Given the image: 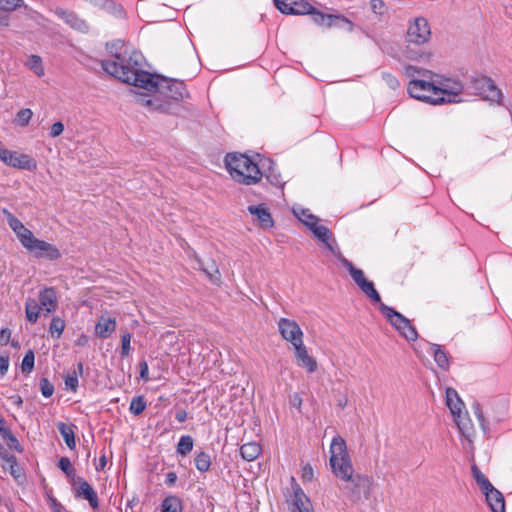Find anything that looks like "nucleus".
<instances>
[{
  "label": "nucleus",
  "instance_id": "1",
  "mask_svg": "<svg viewBox=\"0 0 512 512\" xmlns=\"http://www.w3.org/2000/svg\"><path fill=\"white\" fill-rule=\"evenodd\" d=\"M108 52L114 61L102 60L101 66L109 75L120 81L145 90L157 89L159 83L153 74L141 68V54L133 52L128 55L127 47L122 40L106 44Z\"/></svg>",
  "mask_w": 512,
  "mask_h": 512
},
{
  "label": "nucleus",
  "instance_id": "2",
  "mask_svg": "<svg viewBox=\"0 0 512 512\" xmlns=\"http://www.w3.org/2000/svg\"><path fill=\"white\" fill-rule=\"evenodd\" d=\"M339 258L343 266L349 271L350 276L360 290L371 301L379 303V310L386 317L387 321L408 341H416L418 338L417 330L411 325L410 321L401 313L381 302V297L374 287V283L369 281L361 269L356 268L352 262L341 256Z\"/></svg>",
  "mask_w": 512,
  "mask_h": 512
},
{
  "label": "nucleus",
  "instance_id": "3",
  "mask_svg": "<svg viewBox=\"0 0 512 512\" xmlns=\"http://www.w3.org/2000/svg\"><path fill=\"white\" fill-rule=\"evenodd\" d=\"M431 39V29L428 21L424 17H417L409 21L407 31L405 34V49L404 55L407 59L419 61L421 59H429L431 54L428 52H418L411 48L414 46H422L428 43Z\"/></svg>",
  "mask_w": 512,
  "mask_h": 512
},
{
  "label": "nucleus",
  "instance_id": "4",
  "mask_svg": "<svg viewBox=\"0 0 512 512\" xmlns=\"http://www.w3.org/2000/svg\"><path fill=\"white\" fill-rule=\"evenodd\" d=\"M225 164L231 177L241 184L253 185L258 183L262 178V173L258 165L244 154H227Z\"/></svg>",
  "mask_w": 512,
  "mask_h": 512
},
{
  "label": "nucleus",
  "instance_id": "5",
  "mask_svg": "<svg viewBox=\"0 0 512 512\" xmlns=\"http://www.w3.org/2000/svg\"><path fill=\"white\" fill-rule=\"evenodd\" d=\"M329 462L332 472L337 478L346 482L354 476V468L347 451L346 441L340 435H336L332 439Z\"/></svg>",
  "mask_w": 512,
  "mask_h": 512
},
{
  "label": "nucleus",
  "instance_id": "6",
  "mask_svg": "<svg viewBox=\"0 0 512 512\" xmlns=\"http://www.w3.org/2000/svg\"><path fill=\"white\" fill-rule=\"evenodd\" d=\"M344 487L347 497L354 503L369 499L373 489V479L367 475L356 474L346 481Z\"/></svg>",
  "mask_w": 512,
  "mask_h": 512
},
{
  "label": "nucleus",
  "instance_id": "7",
  "mask_svg": "<svg viewBox=\"0 0 512 512\" xmlns=\"http://www.w3.org/2000/svg\"><path fill=\"white\" fill-rule=\"evenodd\" d=\"M407 90L411 97L433 105H438L439 101L443 100L436 97L435 81L413 79L409 82Z\"/></svg>",
  "mask_w": 512,
  "mask_h": 512
},
{
  "label": "nucleus",
  "instance_id": "8",
  "mask_svg": "<svg viewBox=\"0 0 512 512\" xmlns=\"http://www.w3.org/2000/svg\"><path fill=\"white\" fill-rule=\"evenodd\" d=\"M436 97L443 98L439 104L458 102L457 97L463 92V85L460 81L435 75Z\"/></svg>",
  "mask_w": 512,
  "mask_h": 512
},
{
  "label": "nucleus",
  "instance_id": "9",
  "mask_svg": "<svg viewBox=\"0 0 512 512\" xmlns=\"http://www.w3.org/2000/svg\"><path fill=\"white\" fill-rule=\"evenodd\" d=\"M472 90L474 94L481 96L485 100L500 103L502 98V92L489 77L475 78L472 81Z\"/></svg>",
  "mask_w": 512,
  "mask_h": 512
},
{
  "label": "nucleus",
  "instance_id": "10",
  "mask_svg": "<svg viewBox=\"0 0 512 512\" xmlns=\"http://www.w3.org/2000/svg\"><path fill=\"white\" fill-rule=\"evenodd\" d=\"M291 489L293 493L286 499L290 511L313 512L309 498L306 496L294 477H291Z\"/></svg>",
  "mask_w": 512,
  "mask_h": 512
},
{
  "label": "nucleus",
  "instance_id": "11",
  "mask_svg": "<svg viewBox=\"0 0 512 512\" xmlns=\"http://www.w3.org/2000/svg\"><path fill=\"white\" fill-rule=\"evenodd\" d=\"M311 15L313 21L320 26H325L328 28L333 26L344 27L349 32L353 31L354 29V24L352 23V21H350L343 15L325 14L323 12L317 11L315 8Z\"/></svg>",
  "mask_w": 512,
  "mask_h": 512
},
{
  "label": "nucleus",
  "instance_id": "12",
  "mask_svg": "<svg viewBox=\"0 0 512 512\" xmlns=\"http://www.w3.org/2000/svg\"><path fill=\"white\" fill-rule=\"evenodd\" d=\"M154 79L159 83L157 89L148 90L149 92L159 91L161 88L166 87L167 95L174 100H182L188 96V91L182 81L175 79H167L158 75H153Z\"/></svg>",
  "mask_w": 512,
  "mask_h": 512
},
{
  "label": "nucleus",
  "instance_id": "13",
  "mask_svg": "<svg viewBox=\"0 0 512 512\" xmlns=\"http://www.w3.org/2000/svg\"><path fill=\"white\" fill-rule=\"evenodd\" d=\"M278 329L282 338L292 344L293 347L303 342V331L298 323L288 318H280Z\"/></svg>",
  "mask_w": 512,
  "mask_h": 512
},
{
  "label": "nucleus",
  "instance_id": "14",
  "mask_svg": "<svg viewBox=\"0 0 512 512\" xmlns=\"http://www.w3.org/2000/svg\"><path fill=\"white\" fill-rule=\"evenodd\" d=\"M283 14L304 15L313 13L314 7L306 0H273Z\"/></svg>",
  "mask_w": 512,
  "mask_h": 512
},
{
  "label": "nucleus",
  "instance_id": "15",
  "mask_svg": "<svg viewBox=\"0 0 512 512\" xmlns=\"http://www.w3.org/2000/svg\"><path fill=\"white\" fill-rule=\"evenodd\" d=\"M72 485L74 487L76 497H81L87 500L93 510H97L99 508L97 493L85 479L77 477V479H74V483H72Z\"/></svg>",
  "mask_w": 512,
  "mask_h": 512
},
{
  "label": "nucleus",
  "instance_id": "16",
  "mask_svg": "<svg viewBox=\"0 0 512 512\" xmlns=\"http://www.w3.org/2000/svg\"><path fill=\"white\" fill-rule=\"evenodd\" d=\"M27 250L33 253L37 258H46L51 261L57 260L61 257V253L55 245L37 238Z\"/></svg>",
  "mask_w": 512,
  "mask_h": 512
},
{
  "label": "nucleus",
  "instance_id": "17",
  "mask_svg": "<svg viewBox=\"0 0 512 512\" xmlns=\"http://www.w3.org/2000/svg\"><path fill=\"white\" fill-rule=\"evenodd\" d=\"M446 405L450 409L453 416L458 418L457 425H458L459 429L462 432H464L465 425L461 420V413H462V409L464 408V403L460 399L457 391L450 387L446 389Z\"/></svg>",
  "mask_w": 512,
  "mask_h": 512
},
{
  "label": "nucleus",
  "instance_id": "18",
  "mask_svg": "<svg viewBox=\"0 0 512 512\" xmlns=\"http://www.w3.org/2000/svg\"><path fill=\"white\" fill-rule=\"evenodd\" d=\"M309 230L319 241H321L327 247L331 253L337 255V244L332 237V232L327 227L320 225L319 222H317L312 227H310Z\"/></svg>",
  "mask_w": 512,
  "mask_h": 512
},
{
  "label": "nucleus",
  "instance_id": "19",
  "mask_svg": "<svg viewBox=\"0 0 512 512\" xmlns=\"http://www.w3.org/2000/svg\"><path fill=\"white\" fill-rule=\"evenodd\" d=\"M295 350V356L297 363L300 367H303L309 373H313L317 370L316 360L308 354L307 348L304 342L298 343L297 346L293 347Z\"/></svg>",
  "mask_w": 512,
  "mask_h": 512
},
{
  "label": "nucleus",
  "instance_id": "20",
  "mask_svg": "<svg viewBox=\"0 0 512 512\" xmlns=\"http://www.w3.org/2000/svg\"><path fill=\"white\" fill-rule=\"evenodd\" d=\"M7 165L28 171H35L37 169V162L35 159L28 154L18 153L16 151L12 152Z\"/></svg>",
  "mask_w": 512,
  "mask_h": 512
},
{
  "label": "nucleus",
  "instance_id": "21",
  "mask_svg": "<svg viewBox=\"0 0 512 512\" xmlns=\"http://www.w3.org/2000/svg\"><path fill=\"white\" fill-rule=\"evenodd\" d=\"M486 497V502L492 512H505V499L503 494L493 485L487 490L482 491Z\"/></svg>",
  "mask_w": 512,
  "mask_h": 512
},
{
  "label": "nucleus",
  "instance_id": "22",
  "mask_svg": "<svg viewBox=\"0 0 512 512\" xmlns=\"http://www.w3.org/2000/svg\"><path fill=\"white\" fill-rule=\"evenodd\" d=\"M248 211L255 217L261 228L268 229L273 226V218L264 205H251L248 207Z\"/></svg>",
  "mask_w": 512,
  "mask_h": 512
},
{
  "label": "nucleus",
  "instance_id": "23",
  "mask_svg": "<svg viewBox=\"0 0 512 512\" xmlns=\"http://www.w3.org/2000/svg\"><path fill=\"white\" fill-rule=\"evenodd\" d=\"M116 329V319L102 315L96 326L95 331L98 337L105 339L109 337Z\"/></svg>",
  "mask_w": 512,
  "mask_h": 512
},
{
  "label": "nucleus",
  "instance_id": "24",
  "mask_svg": "<svg viewBox=\"0 0 512 512\" xmlns=\"http://www.w3.org/2000/svg\"><path fill=\"white\" fill-rule=\"evenodd\" d=\"M39 302L47 313L54 312L57 308V296L54 288L48 287L40 292Z\"/></svg>",
  "mask_w": 512,
  "mask_h": 512
},
{
  "label": "nucleus",
  "instance_id": "25",
  "mask_svg": "<svg viewBox=\"0 0 512 512\" xmlns=\"http://www.w3.org/2000/svg\"><path fill=\"white\" fill-rule=\"evenodd\" d=\"M199 269L204 272L207 277L215 284H218L221 280V274L215 261L211 260L208 263H204L201 259L197 258Z\"/></svg>",
  "mask_w": 512,
  "mask_h": 512
},
{
  "label": "nucleus",
  "instance_id": "26",
  "mask_svg": "<svg viewBox=\"0 0 512 512\" xmlns=\"http://www.w3.org/2000/svg\"><path fill=\"white\" fill-rule=\"evenodd\" d=\"M2 466L3 469H8L11 476L18 482L23 483L25 481V471L22 466L17 462V458L13 455L7 462Z\"/></svg>",
  "mask_w": 512,
  "mask_h": 512
},
{
  "label": "nucleus",
  "instance_id": "27",
  "mask_svg": "<svg viewBox=\"0 0 512 512\" xmlns=\"http://www.w3.org/2000/svg\"><path fill=\"white\" fill-rule=\"evenodd\" d=\"M430 350L433 353L434 361L442 370L449 369V357L448 353L438 344H430Z\"/></svg>",
  "mask_w": 512,
  "mask_h": 512
},
{
  "label": "nucleus",
  "instance_id": "28",
  "mask_svg": "<svg viewBox=\"0 0 512 512\" xmlns=\"http://www.w3.org/2000/svg\"><path fill=\"white\" fill-rule=\"evenodd\" d=\"M74 427L75 426L73 424L68 425L64 422H59L57 424V428L61 436L63 437L67 447L71 450L76 447Z\"/></svg>",
  "mask_w": 512,
  "mask_h": 512
},
{
  "label": "nucleus",
  "instance_id": "29",
  "mask_svg": "<svg viewBox=\"0 0 512 512\" xmlns=\"http://www.w3.org/2000/svg\"><path fill=\"white\" fill-rule=\"evenodd\" d=\"M261 453V447L256 442H249L240 447V454L246 461L255 460Z\"/></svg>",
  "mask_w": 512,
  "mask_h": 512
},
{
  "label": "nucleus",
  "instance_id": "30",
  "mask_svg": "<svg viewBox=\"0 0 512 512\" xmlns=\"http://www.w3.org/2000/svg\"><path fill=\"white\" fill-rule=\"evenodd\" d=\"M136 102L142 106H146L151 110H157L160 112H167V106L161 104L158 99H152L150 96L145 94H139L136 96Z\"/></svg>",
  "mask_w": 512,
  "mask_h": 512
},
{
  "label": "nucleus",
  "instance_id": "31",
  "mask_svg": "<svg viewBox=\"0 0 512 512\" xmlns=\"http://www.w3.org/2000/svg\"><path fill=\"white\" fill-rule=\"evenodd\" d=\"M182 500L175 495L167 496L161 504V512H181Z\"/></svg>",
  "mask_w": 512,
  "mask_h": 512
},
{
  "label": "nucleus",
  "instance_id": "32",
  "mask_svg": "<svg viewBox=\"0 0 512 512\" xmlns=\"http://www.w3.org/2000/svg\"><path fill=\"white\" fill-rule=\"evenodd\" d=\"M26 318L31 323H36L40 313V306L33 298H28L25 303Z\"/></svg>",
  "mask_w": 512,
  "mask_h": 512
},
{
  "label": "nucleus",
  "instance_id": "33",
  "mask_svg": "<svg viewBox=\"0 0 512 512\" xmlns=\"http://www.w3.org/2000/svg\"><path fill=\"white\" fill-rule=\"evenodd\" d=\"M471 472L481 491H485L489 487L492 488L491 482L485 477L477 465H472Z\"/></svg>",
  "mask_w": 512,
  "mask_h": 512
},
{
  "label": "nucleus",
  "instance_id": "34",
  "mask_svg": "<svg viewBox=\"0 0 512 512\" xmlns=\"http://www.w3.org/2000/svg\"><path fill=\"white\" fill-rule=\"evenodd\" d=\"M26 66L32 70L38 77L44 75V67L40 56L32 54L29 56Z\"/></svg>",
  "mask_w": 512,
  "mask_h": 512
},
{
  "label": "nucleus",
  "instance_id": "35",
  "mask_svg": "<svg viewBox=\"0 0 512 512\" xmlns=\"http://www.w3.org/2000/svg\"><path fill=\"white\" fill-rule=\"evenodd\" d=\"M15 234L17 235V238L19 239L22 246L26 249L30 248L31 244L36 239L32 231L25 226H23L21 230H18Z\"/></svg>",
  "mask_w": 512,
  "mask_h": 512
},
{
  "label": "nucleus",
  "instance_id": "36",
  "mask_svg": "<svg viewBox=\"0 0 512 512\" xmlns=\"http://www.w3.org/2000/svg\"><path fill=\"white\" fill-rule=\"evenodd\" d=\"M195 466L200 472H206L210 469L211 458L206 452H199L195 456Z\"/></svg>",
  "mask_w": 512,
  "mask_h": 512
},
{
  "label": "nucleus",
  "instance_id": "37",
  "mask_svg": "<svg viewBox=\"0 0 512 512\" xmlns=\"http://www.w3.org/2000/svg\"><path fill=\"white\" fill-rule=\"evenodd\" d=\"M193 449V438L189 435L182 436L177 445V453L186 456Z\"/></svg>",
  "mask_w": 512,
  "mask_h": 512
},
{
  "label": "nucleus",
  "instance_id": "38",
  "mask_svg": "<svg viewBox=\"0 0 512 512\" xmlns=\"http://www.w3.org/2000/svg\"><path fill=\"white\" fill-rule=\"evenodd\" d=\"M145 409H146V401H145L144 396L140 395V396L134 397L131 400L129 410L135 416L140 415Z\"/></svg>",
  "mask_w": 512,
  "mask_h": 512
},
{
  "label": "nucleus",
  "instance_id": "39",
  "mask_svg": "<svg viewBox=\"0 0 512 512\" xmlns=\"http://www.w3.org/2000/svg\"><path fill=\"white\" fill-rule=\"evenodd\" d=\"M32 116H33L32 110L29 108H24V109H21L16 114L14 122L19 126L25 127L29 124Z\"/></svg>",
  "mask_w": 512,
  "mask_h": 512
},
{
  "label": "nucleus",
  "instance_id": "40",
  "mask_svg": "<svg viewBox=\"0 0 512 512\" xmlns=\"http://www.w3.org/2000/svg\"><path fill=\"white\" fill-rule=\"evenodd\" d=\"M58 467L67 475V477L72 478V483H74L76 470L72 467V464L67 457H62L58 462Z\"/></svg>",
  "mask_w": 512,
  "mask_h": 512
},
{
  "label": "nucleus",
  "instance_id": "41",
  "mask_svg": "<svg viewBox=\"0 0 512 512\" xmlns=\"http://www.w3.org/2000/svg\"><path fill=\"white\" fill-rule=\"evenodd\" d=\"M4 435H2V438L6 441L9 448L14 449L15 451L21 453L23 452V447L20 445L18 439L15 437V435L9 431H4Z\"/></svg>",
  "mask_w": 512,
  "mask_h": 512
},
{
  "label": "nucleus",
  "instance_id": "42",
  "mask_svg": "<svg viewBox=\"0 0 512 512\" xmlns=\"http://www.w3.org/2000/svg\"><path fill=\"white\" fill-rule=\"evenodd\" d=\"M65 328V322L60 317H54L51 320L49 332L52 336L56 334V337L59 338L61 334L63 333V330Z\"/></svg>",
  "mask_w": 512,
  "mask_h": 512
},
{
  "label": "nucleus",
  "instance_id": "43",
  "mask_svg": "<svg viewBox=\"0 0 512 512\" xmlns=\"http://www.w3.org/2000/svg\"><path fill=\"white\" fill-rule=\"evenodd\" d=\"M35 356L32 350H28L22 360L21 370L23 373H30L34 368Z\"/></svg>",
  "mask_w": 512,
  "mask_h": 512
},
{
  "label": "nucleus",
  "instance_id": "44",
  "mask_svg": "<svg viewBox=\"0 0 512 512\" xmlns=\"http://www.w3.org/2000/svg\"><path fill=\"white\" fill-rule=\"evenodd\" d=\"M298 219L308 228L312 227L315 223L319 222V218L309 212V210H301L297 215Z\"/></svg>",
  "mask_w": 512,
  "mask_h": 512
},
{
  "label": "nucleus",
  "instance_id": "45",
  "mask_svg": "<svg viewBox=\"0 0 512 512\" xmlns=\"http://www.w3.org/2000/svg\"><path fill=\"white\" fill-rule=\"evenodd\" d=\"M415 73H418V74L422 75L423 77H427V78H431V79L435 76V74L432 71H429L426 69H419L412 65L405 66V74L408 77H413L415 75Z\"/></svg>",
  "mask_w": 512,
  "mask_h": 512
},
{
  "label": "nucleus",
  "instance_id": "46",
  "mask_svg": "<svg viewBox=\"0 0 512 512\" xmlns=\"http://www.w3.org/2000/svg\"><path fill=\"white\" fill-rule=\"evenodd\" d=\"M3 213L6 216L8 224L14 233H16L18 230H21V228L24 226V224L18 218H16L7 209H4Z\"/></svg>",
  "mask_w": 512,
  "mask_h": 512
},
{
  "label": "nucleus",
  "instance_id": "47",
  "mask_svg": "<svg viewBox=\"0 0 512 512\" xmlns=\"http://www.w3.org/2000/svg\"><path fill=\"white\" fill-rule=\"evenodd\" d=\"M67 23H69L73 28L80 30V31H86L87 25L86 23L79 19L76 15L70 13L66 17Z\"/></svg>",
  "mask_w": 512,
  "mask_h": 512
},
{
  "label": "nucleus",
  "instance_id": "48",
  "mask_svg": "<svg viewBox=\"0 0 512 512\" xmlns=\"http://www.w3.org/2000/svg\"><path fill=\"white\" fill-rule=\"evenodd\" d=\"M131 334L130 332L128 331H125L122 335H121V356L122 357H127L130 353V350H131V347H130V342H131Z\"/></svg>",
  "mask_w": 512,
  "mask_h": 512
},
{
  "label": "nucleus",
  "instance_id": "49",
  "mask_svg": "<svg viewBox=\"0 0 512 512\" xmlns=\"http://www.w3.org/2000/svg\"><path fill=\"white\" fill-rule=\"evenodd\" d=\"M22 3L23 0H0V10L14 11L20 7Z\"/></svg>",
  "mask_w": 512,
  "mask_h": 512
},
{
  "label": "nucleus",
  "instance_id": "50",
  "mask_svg": "<svg viewBox=\"0 0 512 512\" xmlns=\"http://www.w3.org/2000/svg\"><path fill=\"white\" fill-rule=\"evenodd\" d=\"M40 389L42 395L46 398L51 397L54 393V386L47 378L40 380Z\"/></svg>",
  "mask_w": 512,
  "mask_h": 512
},
{
  "label": "nucleus",
  "instance_id": "51",
  "mask_svg": "<svg viewBox=\"0 0 512 512\" xmlns=\"http://www.w3.org/2000/svg\"><path fill=\"white\" fill-rule=\"evenodd\" d=\"M372 11L377 15H384L387 12V7L383 0H371L370 2Z\"/></svg>",
  "mask_w": 512,
  "mask_h": 512
},
{
  "label": "nucleus",
  "instance_id": "52",
  "mask_svg": "<svg viewBox=\"0 0 512 512\" xmlns=\"http://www.w3.org/2000/svg\"><path fill=\"white\" fill-rule=\"evenodd\" d=\"M382 78L387 84V86L393 90L397 89L400 86L398 79L391 73H383Z\"/></svg>",
  "mask_w": 512,
  "mask_h": 512
},
{
  "label": "nucleus",
  "instance_id": "53",
  "mask_svg": "<svg viewBox=\"0 0 512 512\" xmlns=\"http://www.w3.org/2000/svg\"><path fill=\"white\" fill-rule=\"evenodd\" d=\"M65 385L70 388L72 391H76L78 387V378L77 375L74 373L73 375L68 374L65 377Z\"/></svg>",
  "mask_w": 512,
  "mask_h": 512
},
{
  "label": "nucleus",
  "instance_id": "54",
  "mask_svg": "<svg viewBox=\"0 0 512 512\" xmlns=\"http://www.w3.org/2000/svg\"><path fill=\"white\" fill-rule=\"evenodd\" d=\"M64 131V125L62 122L58 121L55 122L50 129V135L51 137L55 138L60 136Z\"/></svg>",
  "mask_w": 512,
  "mask_h": 512
},
{
  "label": "nucleus",
  "instance_id": "55",
  "mask_svg": "<svg viewBox=\"0 0 512 512\" xmlns=\"http://www.w3.org/2000/svg\"><path fill=\"white\" fill-rule=\"evenodd\" d=\"M314 473L311 465L307 464L302 468V479L303 481H311L313 479Z\"/></svg>",
  "mask_w": 512,
  "mask_h": 512
},
{
  "label": "nucleus",
  "instance_id": "56",
  "mask_svg": "<svg viewBox=\"0 0 512 512\" xmlns=\"http://www.w3.org/2000/svg\"><path fill=\"white\" fill-rule=\"evenodd\" d=\"M9 368V358L8 356H0V375L4 376Z\"/></svg>",
  "mask_w": 512,
  "mask_h": 512
},
{
  "label": "nucleus",
  "instance_id": "57",
  "mask_svg": "<svg viewBox=\"0 0 512 512\" xmlns=\"http://www.w3.org/2000/svg\"><path fill=\"white\" fill-rule=\"evenodd\" d=\"M11 337V330L9 328H3L0 331V343L6 345Z\"/></svg>",
  "mask_w": 512,
  "mask_h": 512
},
{
  "label": "nucleus",
  "instance_id": "58",
  "mask_svg": "<svg viewBox=\"0 0 512 512\" xmlns=\"http://www.w3.org/2000/svg\"><path fill=\"white\" fill-rule=\"evenodd\" d=\"M139 367H140V377L143 380L148 381L149 377H148V364H147V362L146 361L140 362Z\"/></svg>",
  "mask_w": 512,
  "mask_h": 512
},
{
  "label": "nucleus",
  "instance_id": "59",
  "mask_svg": "<svg viewBox=\"0 0 512 512\" xmlns=\"http://www.w3.org/2000/svg\"><path fill=\"white\" fill-rule=\"evenodd\" d=\"M49 501H50V506H51V509L53 510V512H61L62 511L63 506L61 505V503H59L57 501V499H55L52 496H49Z\"/></svg>",
  "mask_w": 512,
  "mask_h": 512
},
{
  "label": "nucleus",
  "instance_id": "60",
  "mask_svg": "<svg viewBox=\"0 0 512 512\" xmlns=\"http://www.w3.org/2000/svg\"><path fill=\"white\" fill-rule=\"evenodd\" d=\"M290 403L296 407V408H300L301 405H302V398L301 396L298 394V393H294L291 397H290Z\"/></svg>",
  "mask_w": 512,
  "mask_h": 512
},
{
  "label": "nucleus",
  "instance_id": "61",
  "mask_svg": "<svg viewBox=\"0 0 512 512\" xmlns=\"http://www.w3.org/2000/svg\"><path fill=\"white\" fill-rule=\"evenodd\" d=\"M177 481V475L175 472H168L166 474V480H165V483L168 485V486H173Z\"/></svg>",
  "mask_w": 512,
  "mask_h": 512
},
{
  "label": "nucleus",
  "instance_id": "62",
  "mask_svg": "<svg viewBox=\"0 0 512 512\" xmlns=\"http://www.w3.org/2000/svg\"><path fill=\"white\" fill-rule=\"evenodd\" d=\"M175 418L178 422L183 423L187 419V412L183 409H180L176 412Z\"/></svg>",
  "mask_w": 512,
  "mask_h": 512
},
{
  "label": "nucleus",
  "instance_id": "63",
  "mask_svg": "<svg viewBox=\"0 0 512 512\" xmlns=\"http://www.w3.org/2000/svg\"><path fill=\"white\" fill-rule=\"evenodd\" d=\"M12 455L8 454V452L6 451V449L0 444V458L4 461V462H7L10 457Z\"/></svg>",
  "mask_w": 512,
  "mask_h": 512
},
{
  "label": "nucleus",
  "instance_id": "64",
  "mask_svg": "<svg viewBox=\"0 0 512 512\" xmlns=\"http://www.w3.org/2000/svg\"><path fill=\"white\" fill-rule=\"evenodd\" d=\"M106 464H107L106 457H105V456L100 457V459H99V463H98V465L96 466V470H98V471H99V470L104 469V467L106 466Z\"/></svg>",
  "mask_w": 512,
  "mask_h": 512
}]
</instances>
